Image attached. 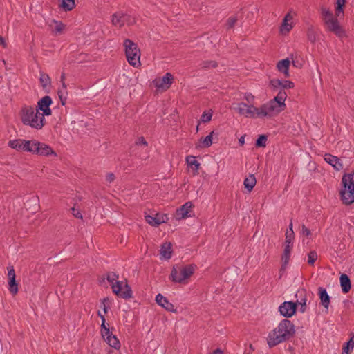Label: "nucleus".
<instances>
[{"label": "nucleus", "instance_id": "55", "mask_svg": "<svg viewBox=\"0 0 354 354\" xmlns=\"http://www.w3.org/2000/svg\"><path fill=\"white\" fill-rule=\"evenodd\" d=\"M293 241L294 239H286V241H285V247H288V248H292L293 247Z\"/></svg>", "mask_w": 354, "mask_h": 354}, {"label": "nucleus", "instance_id": "27", "mask_svg": "<svg viewBox=\"0 0 354 354\" xmlns=\"http://www.w3.org/2000/svg\"><path fill=\"white\" fill-rule=\"evenodd\" d=\"M37 141L36 140H24V151H28L32 153H35V149L37 147Z\"/></svg>", "mask_w": 354, "mask_h": 354}, {"label": "nucleus", "instance_id": "10", "mask_svg": "<svg viewBox=\"0 0 354 354\" xmlns=\"http://www.w3.org/2000/svg\"><path fill=\"white\" fill-rule=\"evenodd\" d=\"M53 101L50 96L46 95L43 97L41 100H39L37 102V109L39 111H41V115L43 117L45 115H50L52 114V111L50 109V106L52 104Z\"/></svg>", "mask_w": 354, "mask_h": 354}, {"label": "nucleus", "instance_id": "31", "mask_svg": "<svg viewBox=\"0 0 354 354\" xmlns=\"http://www.w3.org/2000/svg\"><path fill=\"white\" fill-rule=\"evenodd\" d=\"M214 134V131H212L208 136L205 138L201 140V145L200 147H209L212 144V135Z\"/></svg>", "mask_w": 354, "mask_h": 354}, {"label": "nucleus", "instance_id": "13", "mask_svg": "<svg viewBox=\"0 0 354 354\" xmlns=\"http://www.w3.org/2000/svg\"><path fill=\"white\" fill-rule=\"evenodd\" d=\"M295 297L297 298V301L295 302L296 304V306L297 305H300V311L304 313L306 311V292L305 290L301 289L299 290L295 295Z\"/></svg>", "mask_w": 354, "mask_h": 354}, {"label": "nucleus", "instance_id": "61", "mask_svg": "<svg viewBox=\"0 0 354 354\" xmlns=\"http://www.w3.org/2000/svg\"><path fill=\"white\" fill-rule=\"evenodd\" d=\"M239 142L240 143L241 145H243L245 143V137L241 136L239 140Z\"/></svg>", "mask_w": 354, "mask_h": 354}, {"label": "nucleus", "instance_id": "16", "mask_svg": "<svg viewBox=\"0 0 354 354\" xmlns=\"http://www.w3.org/2000/svg\"><path fill=\"white\" fill-rule=\"evenodd\" d=\"M156 301L158 305L162 306L169 311L174 312L176 310L174 309V306L171 304L166 297L160 293L156 295Z\"/></svg>", "mask_w": 354, "mask_h": 354}, {"label": "nucleus", "instance_id": "12", "mask_svg": "<svg viewBox=\"0 0 354 354\" xmlns=\"http://www.w3.org/2000/svg\"><path fill=\"white\" fill-rule=\"evenodd\" d=\"M36 148L37 149H35V153L39 154L40 156L53 155L55 156L57 155L50 146L38 141Z\"/></svg>", "mask_w": 354, "mask_h": 354}, {"label": "nucleus", "instance_id": "7", "mask_svg": "<svg viewBox=\"0 0 354 354\" xmlns=\"http://www.w3.org/2000/svg\"><path fill=\"white\" fill-rule=\"evenodd\" d=\"M194 266L193 265H186L184 266L175 265L170 274V279L176 283H186L187 280L194 274Z\"/></svg>", "mask_w": 354, "mask_h": 354}, {"label": "nucleus", "instance_id": "11", "mask_svg": "<svg viewBox=\"0 0 354 354\" xmlns=\"http://www.w3.org/2000/svg\"><path fill=\"white\" fill-rule=\"evenodd\" d=\"M296 304L292 301H285L279 307L280 314L285 317H291L296 312Z\"/></svg>", "mask_w": 354, "mask_h": 354}, {"label": "nucleus", "instance_id": "43", "mask_svg": "<svg viewBox=\"0 0 354 354\" xmlns=\"http://www.w3.org/2000/svg\"><path fill=\"white\" fill-rule=\"evenodd\" d=\"M292 227H293L292 223L291 222L290 223L288 229L287 230L286 234H285L286 239L290 240V239H295V233H294Z\"/></svg>", "mask_w": 354, "mask_h": 354}, {"label": "nucleus", "instance_id": "46", "mask_svg": "<svg viewBox=\"0 0 354 354\" xmlns=\"http://www.w3.org/2000/svg\"><path fill=\"white\" fill-rule=\"evenodd\" d=\"M57 94L59 97H67V90H66V84L65 82H63V85H62V88H59L57 91Z\"/></svg>", "mask_w": 354, "mask_h": 354}, {"label": "nucleus", "instance_id": "23", "mask_svg": "<svg viewBox=\"0 0 354 354\" xmlns=\"http://www.w3.org/2000/svg\"><path fill=\"white\" fill-rule=\"evenodd\" d=\"M186 162L188 166L192 169L194 175L197 174L200 167V163L196 160V158L193 156H187L186 158Z\"/></svg>", "mask_w": 354, "mask_h": 354}, {"label": "nucleus", "instance_id": "53", "mask_svg": "<svg viewBox=\"0 0 354 354\" xmlns=\"http://www.w3.org/2000/svg\"><path fill=\"white\" fill-rule=\"evenodd\" d=\"M136 143V145H142L144 146L147 145V142H146L145 139L143 137L138 138Z\"/></svg>", "mask_w": 354, "mask_h": 354}, {"label": "nucleus", "instance_id": "51", "mask_svg": "<svg viewBox=\"0 0 354 354\" xmlns=\"http://www.w3.org/2000/svg\"><path fill=\"white\" fill-rule=\"evenodd\" d=\"M244 99L250 104L253 103L254 97L250 93H245L244 96Z\"/></svg>", "mask_w": 354, "mask_h": 354}, {"label": "nucleus", "instance_id": "41", "mask_svg": "<svg viewBox=\"0 0 354 354\" xmlns=\"http://www.w3.org/2000/svg\"><path fill=\"white\" fill-rule=\"evenodd\" d=\"M238 21V17L237 15L230 17L226 22V26L227 29L232 28L234 26L236 23Z\"/></svg>", "mask_w": 354, "mask_h": 354}, {"label": "nucleus", "instance_id": "2", "mask_svg": "<svg viewBox=\"0 0 354 354\" xmlns=\"http://www.w3.org/2000/svg\"><path fill=\"white\" fill-rule=\"evenodd\" d=\"M295 333V326L292 322L284 319L269 333L267 338L268 344L270 348L275 346L292 337Z\"/></svg>", "mask_w": 354, "mask_h": 354}, {"label": "nucleus", "instance_id": "63", "mask_svg": "<svg viewBox=\"0 0 354 354\" xmlns=\"http://www.w3.org/2000/svg\"><path fill=\"white\" fill-rule=\"evenodd\" d=\"M60 82H62V85H63V82H65V75L64 73H62L61 75Z\"/></svg>", "mask_w": 354, "mask_h": 354}, {"label": "nucleus", "instance_id": "50", "mask_svg": "<svg viewBox=\"0 0 354 354\" xmlns=\"http://www.w3.org/2000/svg\"><path fill=\"white\" fill-rule=\"evenodd\" d=\"M301 234L304 236H308L311 234L310 230L306 227L305 225H301Z\"/></svg>", "mask_w": 354, "mask_h": 354}, {"label": "nucleus", "instance_id": "5", "mask_svg": "<svg viewBox=\"0 0 354 354\" xmlns=\"http://www.w3.org/2000/svg\"><path fill=\"white\" fill-rule=\"evenodd\" d=\"M107 281L111 283L113 292L119 297L127 299L132 297V290L126 281H118V275L115 272H109L106 276Z\"/></svg>", "mask_w": 354, "mask_h": 354}, {"label": "nucleus", "instance_id": "22", "mask_svg": "<svg viewBox=\"0 0 354 354\" xmlns=\"http://www.w3.org/2000/svg\"><path fill=\"white\" fill-rule=\"evenodd\" d=\"M104 339L111 347L118 349L120 348V343L115 335H113L112 332L105 336Z\"/></svg>", "mask_w": 354, "mask_h": 354}, {"label": "nucleus", "instance_id": "62", "mask_svg": "<svg viewBox=\"0 0 354 354\" xmlns=\"http://www.w3.org/2000/svg\"><path fill=\"white\" fill-rule=\"evenodd\" d=\"M213 354H223V353L221 349L217 348L214 351Z\"/></svg>", "mask_w": 354, "mask_h": 354}, {"label": "nucleus", "instance_id": "36", "mask_svg": "<svg viewBox=\"0 0 354 354\" xmlns=\"http://www.w3.org/2000/svg\"><path fill=\"white\" fill-rule=\"evenodd\" d=\"M217 66V63L213 60H206L201 63V66L203 68H216Z\"/></svg>", "mask_w": 354, "mask_h": 354}, {"label": "nucleus", "instance_id": "29", "mask_svg": "<svg viewBox=\"0 0 354 354\" xmlns=\"http://www.w3.org/2000/svg\"><path fill=\"white\" fill-rule=\"evenodd\" d=\"M292 248H288L285 247L283 250V253L281 256V261H282V268H285L286 265L288 263L290 257V253H291Z\"/></svg>", "mask_w": 354, "mask_h": 354}, {"label": "nucleus", "instance_id": "24", "mask_svg": "<svg viewBox=\"0 0 354 354\" xmlns=\"http://www.w3.org/2000/svg\"><path fill=\"white\" fill-rule=\"evenodd\" d=\"M257 183L256 178L253 174L247 176L244 180V187L250 192L252 190Z\"/></svg>", "mask_w": 354, "mask_h": 354}, {"label": "nucleus", "instance_id": "45", "mask_svg": "<svg viewBox=\"0 0 354 354\" xmlns=\"http://www.w3.org/2000/svg\"><path fill=\"white\" fill-rule=\"evenodd\" d=\"M110 330L109 328L106 326V322H103V321H102V324H101V335L102 336L103 338H105V336L108 334H109L110 333Z\"/></svg>", "mask_w": 354, "mask_h": 354}, {"label": "nucleus", "instance_id": "30", "mask_svg": "<svg viewBox=\"0 0 354 354\" xmlns=\"http://www.w3.org/2000/svg\"><path fill=\"white\" fill-rule=\"evenodd\" d=\"M39 81L43 88H46L48 86H50L51 83L48 75L44 73H40Z\"/></svg>", "mask_w": 354, "mask_h": 354}, {"label": "nucleus", "instance_id": "20", "mask_svg": "<svg viewBox=\"0 0 354 354\" xmlns=\"http://www.w3.org/2000/svg\"><path fill=\"white\" fill-rule=\"evenodd\" d=\"M173 79V75L169 73H167L160 80V83L157 82L156 86L158 88H168L172 84Z\"/></svg>", "mask_w": 354, "mask_h": 354}, {"label": "nucleus", "instance_id": "40", "mask_svg": "<svg viewBox=\"0 0 354 354\" xmlns=\"http://www.w3.org/2000/svg\"><path fill=\"white\" fill-rule=\"evenodd\" d=\"M267 137L265 135H261L256 141V146L259 147H265L266 146Z\"/></svg>", "mask_w": 354, "mask_h": 354}, {"label": "nucleus", "instance_id": "6", "mask_svg": "<svg viewBox=\"0 0 354 354\" xmlns=\"http://www.w3.org/2000/svg\"><path fill=\"white\" fill-rule=\"evenodd\" d=\"M343 189L340 191L343 203L351 205L354 202V173L344 175L342 180Z\"/></svg>", "mask_w": 354, "mask_h": 354}, {"label": "nucleus", "instance_id": "49", "mask_svg": "<svg viewBox=\"0 0 354 354\" xmlns=\"http://www.w3.org/2000/svg\"><path fill=\"white\" fill-rule=\"evenodd\" d=\"M8 279H15V269L13 268V266H10L8 268Z\"/></svg>", "mask_w": 354, "mask_h": 354}, {"label": "nucleus", "instance_id": "14", "mask_svg": "<svg viewBox=\"0 0 354 354\" xmlns=\"http://www.w3.org/2000/svg\"><path fill=\"white\" fill-rule=\"evenodd\" d=\"M168 218L167 215H160L156 214L155 216L147 215L145 216L146 221L153 226H157L161 223L167 222Z\"/></svg>", "mask_w": 354, "mask_h": 354}, {"label": "nucleus", "instance_id": "59", "mask_svg": "<svg viewBox=\"0 0 354 354\" xmlns=\"http://www.w3.org/2000/svg\"><path fill=\"white\" fill-rule=\"evenodd\" d=\"M62 105H65L66 102L67 97H59Z\"/></svg>", "mask_w": 354, "mask_h": 354}, {"label": "nucleus", "instance_id": "42", "mask_svg": "<svg viewBox=\"0 0 354 354\" xmlns=\"http://www.w3.org/2000/svg\"><path fill=\"white\" fill-rule=\"evenodd\" d=\"M212 117V113L209 111H205L203 113L201 117V121L202 122L206 123L211 120Z\"/></svg>", "mask_w": 354, "mask_h": 354}, {"label": "nucleus", "instance_id": "9", "mask_svg": "<svg viewBox=\"0 0 354 354\" xmlns=\"http://www.w3.org/2000/svg\"><path fill=\"white\" fill-rule=\"evenodd\" d=\"M111 22L115 26L122 27L125 24L128 25L133 24L135 20L129 15L119 12L112 15Z\"/></svg>", "mask_w": 354, "mask_h": 354}, {"label": "nucleus", "instance_id": "57", "mask_svg": "<svg viewBox=\"0 0 354 354\" xmlns=\"http://www.w3.org/2000/svg\"><path fill=\"white\" fill-rule=\"evenodd\" d=\"M0 45H1L3 48L6 47V43L3 37L0 36Z\"/></svg>", "mask_w": 354, "mask_h": 354}, {"label": "nucleus", "instance_id": "15", "mask_svg": "<svg viewBox=\"0 0 354 354\" xmlns=\"http://www.w3.org/2000/svg\"><path fill=\"white\" fill-rule=\"evenodd\" d=\"M318 295L320 299V304L328 310L330 302V297L327 293L326 290L319 287L318 288Z\"/></svg>", "mask_w": 354, "mask_h": 354}, {"label": "nucleus", "instance_id": "28", "mask_svg": "<svg viewBox=\"0 0 354 354\" xmlns=\"http://www.w3.org/2000/svg\"><path fill=\"white\" fill-rule=\"evenodd\" d=\"M354 348V335L351 336L349 340L343 346L342 354H350Z\"/></svg>", "mask_w": 354, "mask_h": 354}, {"label": "nucleus", "instance_id": "56", "mask_svg": "<svg viewBox=\"0 0 354 354\" xmlns=\"http://www.w3.org/2000/svg\"><path fill=\"white\" fill-rule=\"evenodd\" d=\"M105 301H106V299H104L103 301H102V304L103 305V310H104V313H106L108 311V307L106 306Z\"/></svg>", "mask_w": 354, "mask_h": 354}, {"label": "nucleus", "instance_id": "4", "mask_svg": "<svg viewBox=\"0 0 354 354\" xmlns=\"http://www.w3.org/2000/svg\"><path fill=\"white\" fill-rule=\"evenodd\" d=\"M321 15L324 27L327 31L334 33L339 37L344 36V31L340 26L337 17H335L329 9L322 7L321 8Z\"/></svg>", "mask_w": 354, "mask_h": 354}, {"label": "nucleus", "instance_id": "39", "mask_svg": "<svg viewBox=\"0 0 354 354\" xmlns=\"http://www.w3.org/2000/svg\"><path fill=\"white\" fill-rule=\"evenodd\" d=\"M282 85L281 86V89L278 91V93L280 91H283L286 93L285 91L286 88H292L294 87V83L289 80H281Z\"/></svg>", "mask_w": 354, "mask_h": 354}, {"label": "nucleus", "instance_id": "32", "mask_svg": "<svg viewBox=\"0 0 354 354\" xmlns=\"http://www.w3.org/2000/svg\"><path fill=\"white\" fill-rule=\"evenodd\" d=\"M248 105L246 103L241 102L234 107V109L241 115H246L245 111H247Z\"/></svg>", "mask_w": 354, "mask_h": 354}, {"label": "nucleus", "instance_id": "52", "mask_svg": "<svg viewBox=\"0 0 354 354\" xmlns=\"http://www.w3.org/2000/svg\"><path fill=\"white\" fill-rule=\"evenodd\" d=\"M115 177V175L113 174V173H109L106 174V180L109 183H111L114 181Z\"/></svg>", "mask_w": 354, "mask_h": 354}, {"label": "nucleus", "instance_id": "44", "mask_svg": "<svg viewBox=\"0 0 354 354\" xmlns=\"http://www.w3.org/2000/svg\"><path fill=\"white\" fill-rule=\"evenodd\" d=\"M308 263L310 265H313L314 263L315 262V261L317 259V255L316 252L315 251H310L308 253Z\"/></svg>", "mask_w": 354, "mask_h": 354}, {"label": "nucleus", "instance_id": "35", "mask_svg": "<svg viewBox=\"0 0 354 354\" xmlns=\"http://www.w3.org/2000/svg\"><path fill=\"white\" fill-rule=\"evenodd\" d=\"M53 23L55 24L54 30L55 34H62L65 28V25L62 22L56 20H53Z\"/></svg>", "mask_w": 354, "mask_h": 354}, {"label": "nucleus", "instance_id": "19", "mask_svg": "<svg viewBox=\"0 0 354 354\" xmlns=\"http://www.w3.org/2000/svg\"><path fill=\"white\" fill-rule=\"evenodd\" d=\"M290 62L289 59H285L279 61L277 65V68L279 71L282 73L286 77H288L290 76L289 74V66H290Z\"/></svg>", "mask_w": 354, "mask_h": 354}, {"label": "nucleus", "instance_id": "37", "mask_svg": "<svg viewBox=\"0 0 354 354\" xmlns=\"http://www.w3.org/2000/svg\"><path fill=\"white\" fill-rule=\"evenodd\" d=\"M345 4V0H337L335 6V14L339 16L340 13L343 12V8Z\"/></svg>", "mask_w": 354, "mask_h": 354}, {"label": "nucleus", "instance_id": "3", "mask_svg": "<svg viewBox=\"0 0 354 354\" xmlns=\"http://www.w3.org/2000/svg\"><path fill=\"white\" fill-rule=\"evenodd\" d=\"M21 120L24 124L32 128L41 129L44 126V117L41 115L39 109L32 106H24L21 111Z\"/></svg>", "mask_w": 354, "mask_h": 354}, {"label": "nucleus", "instance_id": "8", "mask_svg": "<svg viewBox=\"0 0 354 354\" xmlns=\"http://www.w3.org/2000/svg\"><path fill=\"white\" fill-rule=\"evenodd\" d=\"M125 54L128 62L131 66L136 67L140 65V50L137 44L130 39H125L124 41Z\"/></svg>", "mask_w": 354, "mask_h": 354}, {"label": "nucleus", "instance_id": "34", "mask_svg": "<svg viewBox=\"0 0 354 354\" xmlns=\"http://www.w3.org/2000/svg\"><path fill=\"white\" fill-rule=\"evenodd\" d=\"M62 7L65 10H71L75 7V0H62Z\"/></svg>", "mask_w": 354, "mask_h": 354}, {"label": "nucleus", "instance_id": "38", "mask_svg": "<svg viewBox=\"0 0 354 354\" xmlns=\"http://www.w3.org/2000/svg\"><path fill=\"white\" fill-rule=\"evenodd\" d=\"M270 85L272 87L274 91H279L282 85L281 80L279 79H273L270 81Z\"/></svg>", "mask_w": 354, "mask_h": 354}, {"label": "nucleus", "instance_id": "60", "mask_svg": "<svg viewBox=\"0 0 354 354\" xmlns=\"http://www.w3.org/2000/svg\"><path fill=\"white\" fill-rule=\"evenodd\" d=\"M97 315L100 317L101 320L103 321V322H106L105 317L103 315L100 311L97 312Z\"/></svg>", "mask_w": 354, "mask_h": 354}, {"label": "nucleus", "instance_id": "1", "mask_svg": "<svg viewBox=\"0 0 354 354\" xmlns=\"http://www.w3.org/2000/svg\"><path fill=\"white\" fill-rule=\"evenodd\" d=\"M286 97L287 93L280 91L274 99L263 104L259 108L255 107L252 104L248 105L245 117L262 118L276 115L285 109Z\"/></svg>", "mask_w": 354, "mask_h": 354}, {"label": "nucleus", "instance_id": "48", "mask_svg": "<svg viewBox=\"0 0 354 354\" xmlns=\"http://www.w3.org/2000/svg\"><path fill=\"white\" fill-rule=\"evenodd\" d=\"M292 28V26L288 24V21H283L281 26V31L283 33L284 32H288Z\"/></svg>", "mask_w": 354, "mask_h": 354}, {"label": "nucleus", "instance_id": "33", "mask_svg": "<svg viewBox=\"0 0 354 354\" xmlns=\"http://www.w3.org/2000/svg\"><path fill=\"white\" fill-rule=\"evenodd\" d=\"M9 290L12 295H15L18 292V285L15 279H10L8 281Z\"/></svg>", "mask_w": 354, "mask_h": 354}, {"label": "nucleus", "instance_id": "25", "mask_svg": "<svg viewBox=\"0 0 354 354\" xmlns=\"http://www.w3.org/2000/svg\"><path fill=\"white\" fill-rule=\"evenodd\" d=\"M160 254L165 259H169L171 257V243H164L161 245Z\"/></svg>", "mask_w": 354, "mask_h": 354}, {"label": "nucleus", "instance_id": "17", "mask_svg": "<svg viewBox=\"0 0 354 354\" xmlns=\"http://www.w3.org/2000/svg\"><path fill=\"white\" fill-rule=\"evenodd\" d=\"M324 160L337 170H340L343 168L342 164L340 162V160L337 156L331 154H325Z\"/></svg>", "mask_w": 354, "mask_h": 354}, {"label": "nucleus", "instance_id": "26", "mask_svg": "<svg viewBox=\"0 0 354 354\" xmlns=\"http://www.w3.org/2000/svg\"><path fill=\"white\" fill-rule=\"evenodd\" d=\"M24 140L22 139H16L10 140L8 142V146L12 149H15L18 151H24Z\"/></svg>", "mask_w": 354, "mask_h": 354}, {"label": "nucleus", "instance_id": "54", "mask_svg": "<svg viewBox=\"0 0 354 354\" xmlns=\"http://www.w3.org/2000/svg\"><path fill=\"white\" fill-rule=\"evenodd\" d=\"M71 212H72V213H73V214L74 215L75 217L78 218H82L81 213L80 212H78V211H76L74 207H72L71 209Z\"/></svg>", "mask_w": 354, "mask_h": 354}, {"label": "nucleus", "instance_id": "21", "mask_svg": "<svg viewBox=\"0 0 354 354\" xmlns=\"http://www.w3.org/2000/svg\"><path fill=\"white\" fill-rule=\"evenodd\" d=\"M342 290L344 293H347L351 288V280L346 274H342L339 278Z\"/></svg>", "mask_w": 354, "mask_h": 354}, {"label": "nucleus", "instance_id": "58", "mask_svg": "<svg viewBox=\"0 0 354 354\" xmlns=\"http://www.w3.org/2000/svg\"><path fill=\"white\" fill-rule=\"evenodd\" d=\"M292 19V15H290V13H288V14L285 16V17H284V19H283V21H288L291 20Z\"/></svg>", "mask_w": 354, "mask_h": 354}, {"label": "nucleus", "instance_id": "18", "mask_svg": "<svg viewBox=\"0 0 354 354\" xmlns=\"http://www.w3.org/2000/svg\"><path fill=\"white\" fill-rule=\"evenodd\" d=\"M192 207V205L190 202H187L185 203L183 205L181 206V207L177 210L176 212V216L178 219L180 218H185L187 217L190 216L189 212L191 210V208Z\"/></svg>", "mask_w": 354, "mask_h": 354}, {"label": "nucleus", "instance_id": "47", "mask_svg": "<svg viewBox=\"0 0 354 354\" xmlns=\"http://www.w3.org/2000/svg\"><path fill=\"white\" fill-rule=\"evenodd\" d=\"M308 39L311 43H315L316 41V35L312 28H309L307 33Z\"/></svg>", "mask_w": 354, "mask_h": 354}]
</instances>
